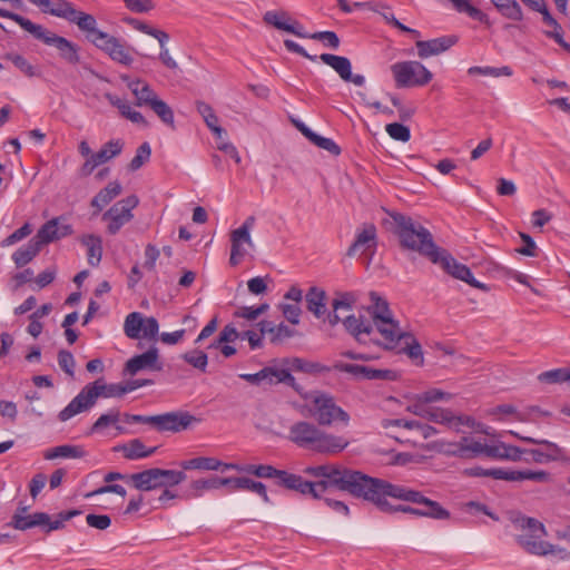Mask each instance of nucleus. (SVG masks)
<instances>
[{
    "label": "nucleus",
    "instance_id": "f257e3e1",
    "mask_svg": "<svg viewBox=\"0 0 570 570\" xmlns=\"http://www.w3.org/2000/svg\"><path fill=\"white\" fill-rule=\"evenodd\" d=\"M304 472L318 481H307L303 476L285 470H278L268 464H248L245 473L263 479H275V484L286 490L295 491L304 497L322 499L328 488H335L348 493L345 481L352 479L353 470L338 464H321L307 466Z\"/></svg>",
    "mask_w": 570,
    "mask_h": 570
},
{
    "label": "nucleus",
    "instance_id": "f03ea898",
    "mask_svg": "<svg viewBox=\"0 0 570 570\" xmlns=\"http://www.w3.org/2000/svg\"><path fill=\"white\" fill-rule=\"evenodd\" d=\"M346 485L348 493L355 498L363 499L373 503L381 511H392V504L387 497L409 501L424 505L420 509V517L435 520H448L451 517L450 511L444 509L439 502L424 497L421 492L407 489L405 487L390 483L385 480L370 476L361 471L353 470Z\"/></svg>",
    "mask_w": 570,
    "mask_h": 570
},
{
    "label": "nucleus",
    "instance_id": "7ed1b4c3",
    "mask_svg": "<svg viewBox=\"0 0 570 570\" xmlns=\"http://www.w3.org/2000/svg\"><path fill=\"white\" fill-rule=\"evenodd\" d=\"M396 225V235L405 249L417 252L431 263L440 265L448 274L468 283L470 286L487 289V286L476 281L471 269L459 262L444 248L434 243L433 235L423 225L414 222L403 214L392 216Z\"/></svg>",
    "mask_w": 570,
    "mask_h": 570
},
{
    "label": "nucleus",
    "instance_id": "20e7f679",
    "mask_svg": "<svg viewBox=\"0 0 570 570\" xmlns=\"http://www.w3.org/2000/svg\"><path fill=\"white\" fill-rule=\"evenodd\" d=\"M287 439L299 449L326 455L341 453L350 444L344 436L327 433L318 423L303 420L288 428Z\"/></svg>",
    "mask_w": 570,
    "mask_h": 570
},
{
    "label": "nucleus",
    "instance_id": "39448f33",
    "mask_svg": "<svg viewBox=\"0 0 570 570\" xmlns=\"http://www.w3.org/2000/svg\"><path fill=\"white\" fill-rule=\"evenodd\" d=\"M0 17L14 21L36 39L55 47L59 51L60 58L68 63L78 65L80 62L79 47L67 38L58 36L43 26L33 23L31 20L7 9L0 8Z\"/></svg>",
    "mask_w": 570,
    "mask_h": 570
},
{
    "label": "nucleus",
    "instance_id": "423d86ee",
    "mask_svg": "<svg viewBox=\"0 0 570 570\" xmlns=\"http://www.w3.org/2000/svg\"><path fill=\"white\" fill-rule=\"evenodd\" d=\"M126 394L122 383L107 384L98 379L87 384L79 394L59 413V420L65 422L72 416L89 410L95 405L98 397H121Z\"/></svg>",
    "mask_w": 570,
    "mask_h": 570
},
{
    "label": "nucleus",
    "instance_id": "0eeeda50",
    "mask_svg": "<svg viewBox=\"0 0 570 570\" xmlns=\"http://www.w3.org/2000/svg\"><path fill=\"white\" fill-rule=\"evenodd\" d=\"M124 420L126 423L151 424L159 432L173 433L188 430L194 424L200 422L199 417L191 415L187 411L167 412L164 414L150 416L124 413Z\"/></svg>",
    "mask_w": 570,
    "mask_h": 570
},
{
    "label": "nucleus",
    "instance_id": "6e6552de",
    "mask_svg": "<svg viewBox=\"0 0 570 570\" xmlns=\"http://www.w3.org/2000/svg\"><path fill=\"white\" fill-rule=\"evenodd\" d=\"M515 525L522 531L515 540L527 552L537 556H547L553 552V546L541 540L546 535V528L539 520L522 517L515 520Z\"/></svg>",
    "mask_w": 570,
    "mask_h": 570
},
{
    "label": "nucleus",
    "instance_id": "1a4fd4ad",
    "mask_svg": "<svg viewBox=\"0 0 570 570\" xmlns=\"http://www.w3.org/2000/svg\"><path fill=\"white\" fill-rule=\"evenodd\" d=\"M184 471L151 468L129 476L134 488L139 491H151L158 488H169L186 480Z\"/></svg>",
    "mask_w": 570,
    "mask_h": 570
},
{
    "label": "nucleus",
    "instance_id": "9d476101",
    "mask_svg": "<svg viewBox=\"0 0 570 570\" xmlns=\"http://www.w3.org/2000/svg\"><path fill=\"white\" fill-rule=\"evenodd\" d=\"M311 400L309 413L321 426H330L334 422L340 421L345 425L350 421L348 413L338 406L335 399L323 392H314L307 394L305 400Z\"/></svg>",
    "mask_w": 570,
    "mask_h": 570
},
{
    "label": "nucleus",
    "instance_id": "9b49d317",
    "mask_svg": "<svg viewBox=\"0 0 570 570\" xmlns=\"http://www.w3.org/2000/svg\"><path fill=\"white\" fill-rule=\"evenodd\" d=\"M79 514H81L79 510L62 511L58 513L57 519L52 521L50 515L45 512H35L27 515L14 513L7 525L20 531H26L33 527H41L46 533H49L62 529L66 521Z\"/></svg>",
    "mask_w": 570,
    "mask_h": 570
},
{
    "label": "nucleus",
    "instance_id": "f8f14e48",
    "mask_svg": "<svg viewBox=\"0 0 570 570\" xmlns=\"http://www.w3.org/2000/svg\"><path fill=\"white\" fill-rule=\"evenodd\" d=\"M47 6H37L42 12L62 18L76 23L82 31L92 36L97 29V21L92 14L77 10L68 0H47Z\"/></svg>",
    "mask_w": 570,
    "mask_h": 570
},
{
    "label": "nucleus",
    "instance_id": "ddd939ff",
    "mask_svg": "<svg viewBox=\"0 0 570 570\" xmlns=\"http://www.w3.org/2000/svg\"><path fill=\"white\" fill-rule=\"evenodd\" d=\"M396 88H412L428 85L432 78V72L416 60L400 61L391 66Z\"/></svg>",
    "mask_w": 570,
    "mask_h": 570
},
{
    "label": "nucleus",
    "instance_id": "4468645a",
    "mask_svg": "<svg viewBox=\"0 0 570 570\" xmlns=\"http://www.w3.org/2000/svg\"><path fill=\"white\" fill-rule=\"evenodd\" d=\"M139 199L137 196L131 195L114 204L104 215L102 219L108 220L107 232L110 235H116L124 225L129 223L132 218V209L137 207Z\"/></svg>",
    "mask_w": 570,
    "mask_h": 570
},
{
    "label": "nucleus",
    "instance_id": "2eb2a0df",
    "mask_svg": "<svg viewBox=\"0 0 570 570\" xmlns=\"http://www.w3.org/2000/svg\"><path fill=\"white\" fill-rule=\"evenodd\" d=\"M495 480L504 481H523L529 480L537 483H549L551 482V474L547 471H532V470H511V469H489L484 472Z\"/></svg>",
    "mask_w": 570,
    "mask_h": 570
},
{
    "label": "nucleus",
    "instance_id": "dca6fc26",
    "mask_svg": "<svg viewBox=\"0 0 570 570\" xmlns=\"http://www.w3.org/2000/svg\"><path fill=\"white\" fill-rule=\"evenodd\" d=\"M512 434L515 438H518L527 443L540 444V445L544 446V449L525 450V455H529L530 459L524 458V461L531 460L535 463L543 464V463L554 461L561 455V449L556 443H552L547 440L523 436V435H520L519 433H514V432H512Z\"/></svg>",
    "mask_w": 570,
    "mask_h": 570
},
{
    "label": "nucleus",
    "instance_id": "f3484780",
    "mask_svg": "<svg viewBox=\"0 0 570 570\" xmlns=\"http://www.w3.org/2000/svg\"><path fill=\"white\" fill-rule=\"evenodd\" d=\"M263 21L266 24L273 26L277 30L286 31L288 33L295 35L296 37H308V33L304 31V27L302 26V23L296 19L291 18L286 11H266L265 14L263 16Z\"/></svg>",
    "mask_w": 570,
    "mask_h": 570
},
{
    "label": "nucleus",
    "instance_id": "a211bd4d",
    "mask_svg": "<svg viewBox=\"0 0 570 570\" xmlns=\"http://www.w3.org/2000/svg\"><path fill=\"white\" fill-rule=\"evenodd\" d=\"M62 217H55L45 223L33 236L38 244L42 247L49 243L61 239L73 233L70 224L62 223Z\"/></svg>",
    "mask_w": 570,
    "mask_h": 570
},
{
    "label": "nucleus",
    "instance_id": "6ab92c4d",
    "mask_svg": "<svg viewBox=\"0 0 570 570\" xmlns=\"http://www.w3.org/2000/svg\"><path fill=\"white\" fill-rule=\"evenodd\" d=\"M122 147L124 144L119 139L106 142L99 151L92 154L83 163L80 168V175L83 177L91 175L96 167L118 156L121 153Z\"/></svg>",
    "mask_w": 570,
    "mask_h": 570
},
{
    "label": "nucleus",
    "instance_id": "aec40b11",
    "mask_svg": "<svg viewBox=\"0 0 570 570\" xmlns=\"http://www.w3.org/2000/svg\"><path fill=\"white\" fill-rule=\"evenodd\" d=\"M458 42V37L454 35L442 36L431 40H416L415 47L417 49V56L421 59H426L432 56H438Z\"/></svg>",
    "mask_w": 570,
    "mask_h": 570
},
{
    "label": "nucleus",
    "instance_id": "412c9836",
    "mask_svg": "<svg viewBox=\"0 0 570 570\" xmlns=\"http://www.w3.org/2000/svg\"><path fill=\"white\" fill-rule=\"evenodd\" d=\"M376 244L377 230L375 225L371 223L363 224V226L357 229L355 240L348 247L346 255L352 257L360 250L365 253L368 249H374Z\"/></svg>",
    "mask_w": 570,
    "mask_h": 570
},
{
    "label": "nucleus",
    "instance_id": "4be33fe9",
    "mask_svg": "<svg viewBox=\"0 0 570 570\" xmlns=\"http://www.w3.org/2000/svg\"><path fill=\"white\" fill-rule=\"evenodd\" d=\"M266 380L265 384L276 385L279 383L291 386L296 391L303 399L307 397V393L304 392V387L299 385L295 377L289 373V368L286 365L278 366H265Z\"/></svg>",
    "mask_w": 570,
    "mask_h": 570
},
{
    "label": "nucleus",
    "instance_id": "5701e85b",
    "mask_svg": "<svg viewBox=\"0 0 570 570\" xmlns=\"http://www.w3.org/2000/svg\"><path fill=\"white\" fill-rule=\"evenodd\" d=\"M374 325L384 340V347L389 350L396 348L405 335L409 334V332L401 330L399 323L393 317L384 318Z\"/></svg>",
    "mask_w": 570,
    "mask_h": 570
},
{
    "label": "nucleus",
    "instance_id": "b1692460",
    "mask_svg": "<svg viewBox=\"0 0 570 570\" xmlns=\"http://www.w3.org/2000/svg\"><path fill=\"white\" fill-rule=\"evenodd\" d=\"M149 368L155 371H160L161 365L158 363V351L153 347L146 351L142 354L136 355L129 358L125 365V373L129 375H135L139 371Z\"/></svg>",
    "mask_w": 570,
    "mask_h": 570
},
{
    "label": "nucleus",
    "instance_id": "393cba45",
    "mask_svg": "<svg viewBox=\"0 0 570 570\" xmlns=\"http://www.w3.org/2000/svg\"><path fill=\"white\" fill-rule=\"evenodd\" d=\"M121 79L127 82L128 88L136 98V106L148 107L159 98L157 92L151 86L141 79L130 80L128 76H122Z\"/></svg>",
    "mask_w": 570,
    "mask_h": 570
},
{
    "label": "nucleus",
    "instance_id": "a878e982",
    "mask_svg": "<svg viewBox=\"0 0 570 570\" xmlns=\"http://www.w3.org/2000/svg\"><path fill=\"white\" fill-rule=\"evenodd\" d=\"M244 245L249 248H254V242L252 239L250 233L244 230H232L230 232V256L229 264L232 266H237L240 261L247 254V250L244 248Z\"/></svg>",
    "mask_w": 570,
    "mask_h": 570
},
{
    "label": "nucleus",
    "instance_id": "bb28decb",
    "mask_svg": "<svg viewBox=\"0 0 570 570\" xmlns=\"http://www.w3.org/2000/svg\"><path fill=\"white\" fill-rule=\"evenodd\" d=\"M345 330L358 342H362V335L371 334L373 331V324L371 320L364 315H348L343 320Z\"/></svg>",
    "mask_w": 570,
    "mask_h": 570
},
{
    "label": "nucleus",
    "instance_id": "cd10ccee",
    "mask_svg": "<svg viewBox=\"0 0 570 570\" xmlns=\"http://www.w3.org/2000/svg\"><path fill=\"white\" fill-rule=\"evenodd\" d=\"M473 442V436H463L459 442H442L440 443V451L462 459H472Z\"/></svg>",
    "mask_w": 570,
    "mask_h": 570
},
{
    "label": "nucleus",
    "instance_id": "c85d7f7f",
    "mask_svg": "<svg viewBox=\"0 0 570 570\" xmlns=\"http://www.w3.org/2000/svg\"><path fill=\"white\" fill-rule=\"evenodd\" d=\"M259 332L262 335L268 334L269 341L273 344H278L283 342L285 338H289L295 335V331L289 328L284 323L275 325L271 321H262L258 323Z\"/></svg>",
    "mask_w": 570,
    "mask_h": 570
},
{
    "label": "nucleus",
    "instance_id": "c756f323",
    "mask_svg": "<svg viewBox=\"0 0 570 570\" xmlns=\"http://www.w3.org/2000/svg\"><path fill=\"white\" fill-rule=\"evenodd\" d=\"M114 450L121 452L127 460H137L153 455L157 448L147 449L141 440L134 439L126 444L116 446Z\"/></svg>",
    "mask_w": 570,
    "mask_h": 570
},
{
    "label": "nucleus",
    "instance_id": "7c9ffc66",
    "mask_svg": "<svg viewBox=\"0 0 570 570\" xmlns=\"http://www.w3.org/2000/svg\"><path fill=\"white\" fill-rule=\"evenodd\" d=\"M196 109H197L198 114L203 117L206 126L215 135V137L219 140H223V136L226 135V130L219 126L218 117L216 116L212 106L205 101L197 100Z\"/></svg>",
    "mask_w": 570,
    "mask_h": 570
},
{
    "label": "nucleus",
    "instance_id": "2f4dec72",
    "mask_svg": "<svg viewBox=\"0 0 570 570\" xmlns=\"http://www.w3.org/2000/svg\"><path fill=\"white\" fill-rule=\"evenodd\" d=\"M306 307L307 309L315 315V317L321 318L326 313V293L318 287H311L305 296Z\"/></svg>",
    "mask_w": 570,
    "mask_h": 570
},
{
    "label": "nucleus",
    "instance_id": "473e14b6",
    "mask_svg": "<svg viewBox=\"0 0 570 570\" xmlns=\"http://www.w3.org/2000/svg\"><path fill=\"white\" fill-rule=\"evenodd\" d=\"M81 244L87 247L88 264L92 267L99 265L102 257V239L95 234L83 235Z\"/></svg>",
    "mask_w": 570,
    "mask_h": 570
},
{
    "label": "nucleus",
    "instance_id": "72a5a7b5",
    "mask_svg": "<svg viewBox=\"0 0 570 570\" xmlns=\"http://www.w3.org/2000/svg\"><path fill=\"white\" fill-rule=\"evenodd\" d=\"M121 185L119 181H110L105 188H102L92 199L91 206L96 208V213L102 210V208L114 200L121 193Z\"/></svg>",
    "mask_w": 570,
    "mask_h": 570
},
{
    "label": "nucleus",
    "instance_id": "f704fd0d",
    "mask_svg": "<svg viewBox=\"0 0 570 570\" xmlns=\"http://www.w3.org/2000/svg\"><path fill=\"white\" fill-rule=\"evenodd\" d=\"M120 420L125 422L124 414H120L118 410H111L108 413L101 414L97 419L90 429V433H97L109 425H115L118 434H126L127 430L124 426L117 424Z\"/></svg>",
    "mask_w": 570,
    "mask_h": 570
},
{
    "label": "nucleus",
    "instance_id": "c9c22d12",
    "mask_svg": "<svg viewBox=\"0 0 570 570\" xmlns=\"http://www.w3.org/2000/svg\"><path fill=\"white\" fill-rule=\"evenodd\" d=\"M371 302L373 303L371 307L367 308L368 313L372 316V324L377 322H382L384 318L393 317V314L389 307L387 302L382 298L377 293H370Z\"/></svg>",
    "mask_w": 570,
    "mask_h": 570
},
{
    "label": "nucleus",
    "instance_id": "e433bc0d",
    "mask_svg": "<svg viewBox=\"0 0 570 570\" xmlns=\"http://www.w3.org/2000/svg\"><path fill=\"white\" fill-rule=\"evenodd\" d=\"M320 59L331 68H333L338 76L345 80L350 78V71L352 70V63L348 58L343 56H336L332 53H322Z\"/></svg>",
    "mask_w": 570,
    "mask_h": 570
},
{
    "label": "nucleus",
    "instance_id": "4c0bfd02",
    "mask_svg": "<svg viewBox=\"0 0 570 570\" xmlns=\"http://www.w3.org/2000/svg\"><path fill=\"white\" fill-rule=\"evenodd\" d=\"M401 342H403L404 346L401 347L400 351L405 353L414 365L423 366L424 356L422 346L419 341L411 333H409Z\"/></svg>",
    "mask_w": 570,
    "mask_h": 570
},
{
    "label": "nucleus",
    "instance_id": "58836bf2",
    "mask_svg": "<svg viewBox=\"0 0 570 570\" xmlns=\"http://www.w3.org/2000/svg\"><path fill=\"white\" fill-rule=\"evenodd\" d=\"M41 248L42 247L32 237L27 245L18 248L12 254V259L18 267H22L30 263L38 255Z\"/></svg>",
    "mask_w": 570,
    "mask_h": 570
},
{
    "label": "nucleus",
    "instance_id": "ea45409f",
    "mask_svg": "<svg viewBox=\"0 0 570 570\" xmlns=\"http://www.w3.org/2000/svg\"><path fill=\"white\" fill-rule=\"evenodd\" d=\"M222 465L223 462L220 460L212 456H198L180 462L183 470L217 471Z\"/></svg>",
    "mask_w": 570,
    "mask_h": 570
},
{
    "label": "nucleus",
    "instance_id": "a19ab883",
    "mask_svg": "<svg viewBox=\"0 0 570 570\" xmlns=\"http://www.w3.org/2000/svg\"><path fill=\"white\" fill-rule=\"evenodd\" d=\"M282 365H286L289 372L322 373L328 371L326 366L320 363L308 362L299 357L284 358Z\"/></svg>",
    "mask_w": 570,
    "mask_h": 570
},
{
    "label": "nucleus",
    "instance_id": "79ce46f5",
    "mask_svg": "<svg viewBox=\"0 0 570 570\" xmlns=\"http://www.w3.org/2000/svg\"><path fill=\"white\" fill-rule=\"evenodd\" d=\"M219 476H212L208 479L194 480L189 484V490L186 498L196 499L200 498L205 491L219 489Z\"/></svg>",
    "mask_w": 570,
    "mask_h": 570
},
{
    "label": "nucleus",
    "instance_id": "37998d69",
    "mask_svg": "<svg viewBox=\"0 0 570 570\" xmlns=\"http://www.w3.org/2000/svg\"><path fill=\"white\" fill-rule=\"evenodd\" d=\"M504 448V443L489 445L485 442H482L481 440L474 439L472 448L473 458L485 455L492 459H503Z\"/></svg>",
    "mask_w": 570,
    "mask_h": 570
},
{
    "label": "nucleus",
    "instance_id": "c03bdc74",
    "mask_svg": "<svg viewBox=\"0 0 570 570\" xmlns=\"http://www.w3.org/2000/svg\"><path fill=\"white\" fill-rule=\"evenodd\" d=\"M85 456V450L79 445H59L52 448L45 453L46 460H53L57 458H72L78 459Z\"/></svg>",
    "mask_w": 570,
    "mask_h": 570
},
{
    "label": "nucleus",
    "instance_id": "a18cd8bd",
    "mask_svg": "<svg viewBox=\"0 0 570 570\" xmlns=\"http://www.w3.org/2000/svg\"><path fill=\"white\" fill-rule=\"evenodd\" d=\"M491 2L503 17L515 21L522 20V10L515 0H491Z\"/></svg>",
    "mask_w": 570,
    "mask_h": 570
},
{
    "label": "nucleus",
    "instance_id": "49530a36",
    "mask_svg": "<svg viewBox=\"0 0 570 570\" xmlns=\"http://www.w3.org/2000/svg\"><path fill=\"white\" fill-rule=\"evenodd\" d=\"M148 108L153 110L166 126L175 129L174 111L166 101L158 98L155 102L149 105Z\"/></svg>",
    "mask_w": 570,
    "mask_h": 570
},
{
    "label": "nucleus",
    "instance_id": "de8ad7c7",
    "mask_svg": "<svg viewBox=\"0 0 570 570\" xmlns=\"http://www.w3.org/2000/svg\"><path fill=\"white\" fill-rule=\"evenodd\" d=\"M458 12L466 13L470 18L482 23H488V16L476 7L472 6L469 0H449Z\"/></svg>",
    "mask_w": 570,
    "mask_h": 570
},
{
    "label": "nucleus",
    "instance_id": "09e8293b",
    "mask_svg": "<svg viewBox=\"0 0 570 570\" xmlns=\"http://www.w3.org/2000/svg\"><path fill=\"white\" fill-rule=\"evenodd\" d=\"M144 317L138 312H132L127 315L124 324L125 334L132 340L139 338L142 331Z\"/></svg>",
    "mask_w": 570,
    "mask_h": 570
},
{
    "label": "nucleus",
    "instance_id": "8fccbe9b",
    "mask_svg": "<svg viewBox=\"0 0 570 570\" xmlns=\"http://www.w3.org/2000/svg\"><path fill=\"white\" fill-rule=\"evenodd\" d=\"M488 415L498 421L504 420L505 416H513L515 421L520 422L525 421L524 415L511 404H500L495 407H492L488 411Z\"/></svg>",
    "mask_w": 570,
    "mask_h": 570
},
{
    "label": "nucleus",
    "instance_id": "3c124183",
    "mask_svg": "<svg viewBox=\"0 0 570 570\" xmlns=\"http://www.w3.org/2000/svg\"><path fill=\"white\" fill-rule=\"evenodd\" d=\"M181 358L194 368L205 373L208 365V356L200 350H191L181 355Z\"/></svg>",
    "mask_w": 570,
    "mask_h": 570
},
{
    "label": "nucleus",
    "instance_id": "603ef678",
    "mask_svg": "<svg viewBox=\"0 0 570 570\" xmlns=\"http://www.w3.org/2000/svg\"><path fill=\"white\" fill-rule=\"evenodd\" d=\"M540 382L548 384H557L563 382H570V368L560 367L550 371H546L538 376Z\"/></svg>",
    "mask_w": 570,
    "mask_h": 570
},
{
    "label": "nucleus",
    "instance_id": "864d4df0",
    "mask_svg": "<svg viewBox=\"0 0 570 570\" xmlns=\"http://www.w3.org/2000/svg\"><path fill=\"white\" fill-rule=\"evenodd\" d=\"M112 47L107 52V55L114 60L125 66H130L134 61L129 50L120 42L119 39H116L115 42L111 43Z\"/></svg>",
    "mask_w": 570,
    "mask_h": 570
},
{
    "label": "nucleus",
    "instance_id": "5fc2aeb1",
    "mask_svg": "<svg viewBox=\"0 0 570 570\" xmlns=\"http://www.w3.org/2000/svg\"><path fill=\"white\" fill-rule=\"evenodd\" d=\"M7 58L18 68L23 75L29 78L40 77L38 68L32 66L23 56L18 53L8 55Z\"/></svg>",
    "mask_w": 570,
    "mask_h": 570
},
{
    "label": "nucleus",
    "instance_id": "6e6d98bb",
    "mask_svg": "<svg viewBox=\"0 0 570 570\" xmlns=\"http://www.w3.org/2000/svg\"><path fill=\"white\" fill-rule=\"evenodd\" d=\"M468 73L471 76L481 75V76H489V77H495V78L501 77V76L510 77V76H512V69L508 66H504L501 68L473 66L468 69Z\"/></svg>",
    "mask_w": 570,
    "mask_h": 570
},
{
    "label": "nucleus",
    "instance_id": "4d7b16f0",
    "mask_svg": "<svg viewBox=\"0 0 570 570\" xmlns=\"http://www.w3.org/2000/svg\"><path fill=\"white\" fill-rule=\"evenodd\" d=\"M426 420L452 428L453 412L449 409L430 407Z\"/></svg>",
    "mask_w": 570,
    "mask_h": 570
},
{
    "label": "nucleus",
    "instance_id": "13d9d810",
    "mask_svg": "<svg viewBox=\"0 0 570 570\" xmlns=\"http://www.w3.org/2000/svg\"><path fill=\"white\" fill-rule=\"evenodd\" d=\"M151 155V148L148 142H142L137 151L135 157L131 159L129 164V169L132 171L138 170L140 167H142L147 161H149Z\"/></svg>",
    "mask_w": 570,
    "mask_h": 570
},
{
    "label": "nucleus",
    "instance_id": "bf43d9fd",
    "mask_svg": "<svg viewBox=\"0 0 570 570\" xmlns=\"http://www.w3.org/2000/svg\"><path fill=\"white\" fill-rule=\"evenodd\" d=\"M88 38L98 49L105 51L106 53L112 47L111 43L117 39L116 37L101 30H97L92 36H88Z\"/></svg>",
    "mask_w": 570,
    "mask_h": 570
},
{
    "label": "nucleus",
    "instance_id": "052dcab7",
    "mask_svg": "<svg viewBox=\"0 0 570 570\" xmlns=\"http://www.w3.org/2000/svg\"><path fill=\"white\" fill-rule=\"evenodd\" d=\"M309 141L318 148L328 151L333 156H338L342 151L341 147L333 139L320 136L316 132L313 135Z\"/></svg>",
    "mask_w": 570,
    "mask_h": 570
},
{
    "label": "nucleus",
    "instance_id": "680f3d73",
    "mask_svg": "<svg viewBox=\"0 0 570 570\" xmlns=\"http://www.w3.org/2000/svg\"><path fill=\"white\" fill-rule=\"evenodd\" d=\"M385 129H386V132L390 135V137L395 140L406 142L411 138V132H410L409 127H406L402 124L392 122V124L386 125Z\"/></svg>",
    "mask_w": 570,
    "mask_h": 570
},
{
    "label": "nucleus",
    "instance_id": "e2e57ef3",
    "mask_svg": "<svg viewBox=\"0 0 570 570\" xmlns=\"http://www.w3.org/2000/svg\"><path fill=\"white\" fill-rule=\"evenodd\" d=\"M396 372L392 370H381L367 366L365 379L368 381H394L396 380Z\"/></svg>",
    "mask_w": 570,
    "mask_h": 570
},
{
    "label": "nucleus",
    "instance_id": "0e129e2a",
    "mask_svg": "<svg viewBox=\"0 0 570 570\" xmlns=\"http://www.w3.org/2000/svg\"><path fill=\"white\" fill-rule=\"evenodd\" d=\"M307 38L323 41L325 46L332 49H337L340 46V39L334 31H317L312 35L308 33Z\"/></svg>",
    "mask_w": 570,
    "mask_h": 570
},
{
    "label": "nucleus",
    "instance_id": "69168bd1",
    "mask_svg": "<svg viewBox=\"0 0 570 570\" xmlns=\"http://www.w3.org/2000/svg\"><path fill=\"white\" fill-rule=\"evenodd\" d=\"M334 368L343 373H348L355 379L364 380L367 366L351 363H336Z\"/></svg>",
    "mask_w": 570,
    "mask_h": 570
},
{
    "label": "nucleus",
    "instance_id": "338daca9",
    "mask_svg": "<svg viewBox=\"0 0 570 570\" xmlns=\"http://www.w3.org/2000/svg\"><path fill=\"white\" fill-rule=\"evenodd\" d=\"M58 364L66 374H68L71 377L73 376L76 362L73 355L69 351H59Z\"/></svg>",
    "mask_w": 570,
    "mask_h": 570
},
{
    "label": "nucleus",
    "instance_id": "774afa93",
    "mask_svg": "<svg viewBox=\"0 0 570 570\" xmlns=\"http://www.w3.org/2000/svg\"><path fill=\"white\" fill-rule=\"evenodd\" d=\"M355 302H356V296L354 293H351V292L341 293L338 295V297H336L333 301L332 307L334 311H338V309L350 311V309H352Z\"/></svg>",
    "mask_w": 570,
    "mask_h": 570
}]
</instances>
